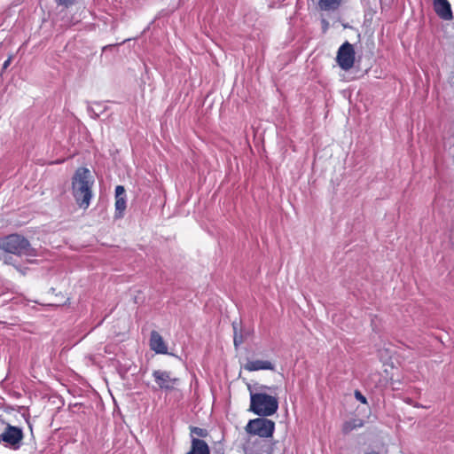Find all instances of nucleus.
Here are the masks:
<instances>
[{"mask_svg":"<svg viewBox=\"0 0 454 454\" xmlns=\"http://www.w3.org/2000/svg\"><path fill=\"white\" fill-rule=\"evenodd\" d=\"M186 454H210L207 443L197 437L191 440V450Z\"/></svg>","mask_w":454,"mask_h":454,"instance_id":"obj_12","label":"nucleus"},{"mask_svg":"<svg viewBox=\"0 0 454 454\" xmlns=\"http://www.w3.org/2000/svg\"><path fill=\"white\" fill-rule=\"evenodd\" d=\"M433 5L434 12L441 19L444 20H451L453 19L450 4L448 0H434Z\"/></svg>","mask_w":454,"mask_h":454,"instance_id":"obj_9","label":"nucleus"},{"mask_svg":"<svg viewBox=\"0 0 454 454\" xmlns=\"http://www.w3.org/2000/svg\"><path fill=\"white\" fill-rule=\"evenodd\" d=\"M268 454H271V451H269Z\"/></svg>","mask_w":454,"mask_h":454,"instance_id":"obj_21","label":"nucleus"},{"mask_svg":"<svg viewBox=\"0 0 454 454\" xmlns=\"http://www.w3.org/2000/svg\"><path fill=\"white\" fill-rule=\"evenodd\" d=\"M75 0H56L58 5L69 7L74 4Z\"/></svg>","mask_w":454,"mask_h":454,"instance_id":"obj_17","label":"nucleus"},{"mask_svg":"<svg viewBox=\"0 0 454 454\" xmlns=\"http://www.w3.org/2000/svg\"><path fill=\"white\" fill-rule=\"evenodd\" d=\"M364 426V420L361 419H352L347 420L342 425V433L344 434H349L351 431L360 428Z\"/></svg>","mask_w":454,"mask_h":454,"instance_id":"obj_14","label":"nucleus"},{"mask_svg":"<svg viewBox=\"0 0 454 454\" xmlns=\"http://www.w3.org/2000/svg\"><path fill=\"white\" fill-rule=\"evenodd\" d=\"M126 209V195L125 189L122 185L115 187V215L114 217L119 219L123 216Z\"/></svg>","mask_w":454,"mask_h":454,"instance_id":"obj_8","label":"nucleus"},{"mask_svg":"<svg viewBox=\"0 0 454 454\" xmlns=\"http://www.w3.org/2000/svg\"><path fill=\"white\" fill-rule=\"evenodd\" d=\"M356 398L360 401L362 403H366V398L361 394L360 391L356 390L355 392Z\"/></svg>","mask_w":454,"mask_h":454,"instance_id":"obj_18","label":"nucleus"},{"mask_svg":"<svg viewBox=\"0 0 454 454\" xmlns=\"http://www.w3.org/2000/svg\"><path fill=\"white\" fill-rule=\"evenodd\" d=\"M150 347H151V349H153V351H155L158 354H167L168 353V348H167V345H166L163 338L156 331H152V333H151Z\"/></svg>","mask_w":454,"mask_h":454,"instance_id":"obj_10","label":"nucleus"},{"mask_svg":"<svg viewBox=\"0 0 454 454\" xmlns=\"http://www.w3.org/2000/svg\"><path fill=\"white\" fill-rule=\"evenodd\" d=\"M345 0H318V7L324 12H336Z\"/></svg>","mask_w":454,"mask_h":454,"instance_id":"obj_13","label":"nucleus"},{"mask_svg":"<svg viewBox=\"0 0 454 454\" xmlns=\"http://www.w3.org/2000/svg\"><path fill=\"white\" fill-rule=\"evenodd\" d=\"M354 46L348 42H345L338 50L336 61L342 70L351 69L355 62Z\"/></svg>","mask_w":454,"mask_h":454,"instance_id":"obj_6","label":"nucleus"},{"mask_svg":"<svg viewBox=\"0 0 454 454\" xmlns=\"http://www.w3.org/2000/svg\"><path fill=\"white\" fill-rule=\"evenodd\" d=\"M153 377L158 387L162 390L171 391L175 389V386L179 383V379L171 376L170 372L155 370Z\"/></svg>","mask_w":454,"mask_h":454,"instance_id":"obj_7","label":"nucleus"},{"mask_svg":"<svg viewBox=\"0 0 454 454\" xmlns=\"http://www.w3.org/2000/svg\"><path fill=\"white\" fill-rule=\"evenodd\" d=\"M10 259H11V257H9V258H5V259H4V263H6V264L11 263Z\"/></svg>","mask_w":454,"mask_h":454,"instance_id":"obj_20","label":"nucleus"},{"mask_svg":"<svg viewBox=\"0 0 454 454\" xmlns=\"http://www.w3.org/2000/svg\"><path fill=\"white\" fill-rule=\"evenodd\" d=\"M24 433L19 427L12 426L0 418V444L17 450L22 445Z\"/></svg>","mask_w":454,"mask_h":454,"instance_id":"obj_4","label":"nucleus"},{"mask_svg":"<svg viewBox=\"0 0 454 454\" xmlns=\"http://www.w3.org/2000/svg\"><path fill=\"white\" fill-rule=\"evenodd\" d=\"M233 329H234V340H233V342H234L235 347H238V346H239L243 342V338H242L241 335H238L237 326H236L235 324H233Z\"/></svg>","mask_w":454,"mask_h":454,"instance_id":"obj_16","label":"nucleus"},{"mask_svg":"<svg viewBox=\"0 0 454 454\" xmlns=\"http://www.w3.org/2000/svg\"><path fill=\"white\" fill-rule=\"evenodd\" d=\"M190 430L192 438L194 437V435L201 438L207 437L208 435L207 430L204 428H200L198 427H191Z\"/></svg>","mask_w":454,"mask_h":454,"instance_id":"obj_15","label":"nucleus"},{"mask_svg":"<svg viewBox=\"0 0 454 454\" xmlns=\"http://www.w3.org/2000/svg\"><path fill=\"white\" fill-rule=\"evenodd\" d=\"M259 389L261 392L250 393L249 411L260 417H269L275 414L278 409L277 397L262 392L271 390V387L262 385Z\"/></svg>","mask_w":454,"mask_h":454,"instance_id":"obj_2","label":"nucleus"},{"mask_svg":"<svg viewBox=\"0 0 454 454\" xmlns=\"http://www.w3.org/2000/svg\"><path fill=\"white\" fill-rule=\"evenodd\" d=\"M245 430L248 434L269 438L274 434L275 422L265 417L250 419L245 427Z\"/></svg>","mask_w":454,"mask_h":454,"instance_id":"obj_5","label":"nucleus"},{"mask_svg":"<svg viewBox=\"0 0 454 454\" xmlns=\"http://www.w3.org/2000/svg\"><path fill=\"white\" fill-rule=\"evenodd\" d=\"M12 62V57H9L3 64V70H5L11 64Z\"/></svg>","mask_w":454,"mask_h":454,"instance_id":"obj_19","label":"nucleus"},{"mask_svg":"<svg viewBox=\"0 0 454 454\" xmlns=\"http://www.w3.org/2000/svg\"><path fill=\"white\" fill-rule=\"evenodd\" d=\"M93 179L86 168H79L72 178L73 196L80 207L87 208L92 198Z\"/></svg>","mask_w":454,"mask_h":454,"instance_id":"obj_1","label":"nucleus"},{"mask_svg":"<svg viewBox=\"0 0 454 454\" xmlns=\"http://www.w3.org/2000/svg\"><path fill=\"white\" fill-rule=\"evenodd\" d=\"M245 370L248 372H254L259 370H270L274 371L275 365L267 360H252L247 361L244 365Z\"/></svg>","mask_w":454,"mask_h":454,"instance_id":"obj_11","label":"nucleus"},{"mask_svg":"<svg viewBox=\"0 0 454 454\" xmlns=\"http://www.w3.org/2000/svg\"><path fill=\"white\" fill-rule=\"evenodd\" d=\"M0 249L18 256H34L36 254L29 241L20 234H10L0 238Z\"/></svg>","mask_w":454,"mask_h":454,"instance_id":"obj_3","label":"nucleus"}]
</instances>
